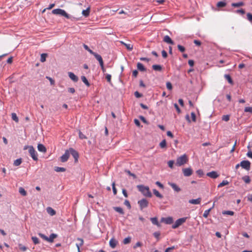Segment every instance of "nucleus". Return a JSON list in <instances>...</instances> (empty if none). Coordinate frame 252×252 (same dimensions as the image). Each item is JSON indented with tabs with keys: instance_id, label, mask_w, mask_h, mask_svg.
I'll return each mask as SVG.
<instances>
[{
	"instance_id": "nucleus-1",
	"label": "nucleus",
	"mask_w": 252,
	"mask_h": 252,
	"mask_svg": "<svg viewBox=\"0 0 252 252\" xmlns=\"http://www.w3.org/2000/svg\"><path fill=\"white\" fill-rule=\"evenodd\" d=\"M52 14H55V15H59L61 16L64 17L67 19L71 20L72 21H76V20H79L78 18H76L71 15H70L69 14H67L64 10L62 9H60V8L54 9L52 10Z\"/></svg>"
},
{
	"instance_id": "nucleus-2",
	"label": "nucleus",
	"mask_w": 252,
	"mask_h": 252,
	"mask_svg": "<svg viewBox=\"0 0 252 252\" xmlns=\"http://www.w3.org/2000/svg\"><path fill=\"white\" fill-rule=\"evenodd\" d=\"M137 188L138 190L140 191L142 194L148 197H151L152 196V193L150 191L149 188L148 186H145L142 185H139L137 186Z\"/></svg>"
},
{
	"instance_id": "nucleus-3",
	"label": "nucleus",
	"mask_w": 252,
	"mask_h": 252,
	"mask_svg": "<svg viewBox=\"0 0 252 252\" xmlns=\"http://www.w3.org/2000/svg\"><path fill=\"white\" fill-rule=\"evenodd\" d=\"M188 160V159L187 155L184 154L177 158L175 164L177 166H181L186 163Z\"/></svg>"
},
{
	"instance_id": "nucleus-4",
	"label": "nucleus",
	"mask_w": 252,
	"mask_h": 252,
	"mask_svg": "<svg viewBox=\"0 0 252 252\" xmlns=\"http://www.w3.org/2000/svg\"><path fill=\"white\" fill-rule=\"evenodd\" d=\"M28 148L31 157L34 161H37L38 160L37 154L33 146H30Z\"/></svg>"
},
{
	"instance_id": "nucleus-5",
	"label": "nucleus",
	"mask_w": 252,
	"mask_h": 252,
	"mask_svg": "<svg viewBox=\"0 0 252 252\" xmlns=\"http://www.w3.org/2000/svg\"><path fill=\"white\" fill-rule=\"evenodd\" d=\"M187 218V217H184L177 220L175 223L172 225V228L175 229L178 227L179 226L186 222Z\"/></svg>"
},
{
	"instance_id": "nucleus-6",
	"label": "nucleus",
	"mask_w": 252,
	"mask_h": 252,
	"mask_svg": "<svg viewBox=\"0 0 252 252\" xmlns=\"http://www.w3.org/2000/svg\"><path fill=\"white\" fill-rule=\"evenodd\" d=\"M138 204L139 205L140 210H142L148 206L149 202L148 200L145 198H143L138 201Z\"/></svg>"
},
{
	"instance_id": "nucleus-7",
	"label": "nucleus",
	"mask_w": 252,
	"mask_h": 252,
	"mask_svg": "<svg viewBox=\"0 0 252 252\" xmlns=\"http://www.w3.org/2000/svg\"><path fill=\"white\" fill-rule=\"evenodd\" d=\"M240 165L242 168L246 169V170H250L251 168V162L249 160H242L240 162Z\"/></svg>"
},
{
	"instance_id": "nucleus-8",
	"label": "nucleus",
	"mask_w": 252,
	"mask_h": 252,
	"mask_svg": "<svg viewBox=\"0 0 252 252\" xmlns=\"http://www.w3.org/2000/svg\"><path fill=\"white\" fill-rule=\"evenodd\" d=\"M69 155L71 154L74 158L75 162H77L78 160L79 154L78 153L72 148L68 149Z\"/></svg>"
},
{
	"instance_id": "nucleus-9",
	"label": "nucleus",
	"mask_w": 252,
	"mask_h": 252,
	"mask_svg": "<svg viewBox=\"0 0 252 252\" xmlns=\"http://www.w3.org/2000/svg\"><path fill=\"white\" fill-rule=\"evenodd\" d=\"M183 173L185 177L191 176L193 173V170L190 167L183 168L182 169Z\"/></svg>"
},
{
	"instance_id": "nucleus-10",
	"label": "nucleus",
	"mask_w": 252,
	"mask_h": 252,
	"mask_svg": "<svg viewBox=\"0 0 252 252\" xmlns=\"http://www.w3.org/2000/svg\"><path fill=\"white\" fill-rule=\"evenodd\" d=\"M69 157V153L68 150H67L65 151L64 154L62 156H61V160L62 162H64L68 160Z\"/></svg>"
},
{
	"instance_id": "nucleus-11",
	"label": "nucleus",
	"mask_w": 252,
	"mask_h": 252,
	"mask_svg": "<svg viewBox=\"0 0 252 252\" xmlns=\"http://www.w3.org/2000/svg\"><path fill=\"white\" fill-rule=\"evenodd\" d=\"M206 175L212 179H216L219 176V174L215 171L208 172Z\"/></svg>"
},
{
	"instance_id": "nucleus-12",
	"label": "nucleus",
	"mask_w": 252,
	"mask_h": 252,
	"mask_svg": "<svg viewBox=\"0 0 252 252\" xmlns=\"http://www.w3.org/2000/svg\"><path fill=\"white\" fill-rule=\"evenodd\" d=\"M161 221L165 222L166 224H170L172 223L173 220L172 217L162 218Z\"/></svg>"
},
{
	"instance_id": "nucleus-13",
	"label": "nucleus",
	"mask_w": 252,
	"mask_h": 252,
	"mask_svg": "<svg viewBox=\"0 0 252 252\" xmlns=\"http://www.w3.org/2000/svg\"><path fill=\"white\" fill-rule=\"evenodd\" d=\"M68 76L69 78L74 82H76L78 80V77L75 75L73 72H68Z\"/></svg>"
},
{
	"instance_id": "nucleus-14",
	"label": "nucleus",
	"mask_w": 252,
	"mask_h": 252,
	"mask_svg": "<svg viewBox=\"0 0 252 252\" xmlns=\"http://www.w3.org/2000/svg\"><path fill=\"white\" fill-rule=\"evenodd\" d=\"M163 41L168 44L173 45L174 44V41L168 35H165L164 36Z\"/></svg>"
},
{
	"instance_id": "nucleus-15",
	"label": "nucleus",
	"mask_w": 252,
	"mask_h": 252,
	"mask_svg": "<svg viewBox=\"0 0 252 252\" xmlns=\"http://www.w3.org/2000/svg\"><path fill=\"white\" fill-rule=\"evenodd\" d=\"M169 185L176 192L181 191V188H179L176 184L173 183H168Z\"/></svg>"
},
{
	"instance_id": "nucleus-16",
	"label": "nucleus",
	"mask_w": 252,
	"mask_h": 252,
	"mask_svg": "<svg viewBox=\"0 0 252 252\" xmlns=\"http://www.w3.org/2000/svg\"><path fill=\"white\" fill-rule=\"evenodd\" d=\"M118 241L114 238H112L109 241L110 246L113 249L116 247Z\"/></svg>"
},
{
	"instance_id": "nucleus-17",
	"label": "nucleus",
	"mask_w": 252,
	"mask_h": 252,
	"mask_svg": "<svg viewBox=\"0 0 252 252\" xmlns=\"http://www.w3.org/2000/svg\"><path fill=\"white\" fill-rule=\"evenodd\" d=\"M201 198H198L195 199H190L189 201V203L192 204H199L201 202Z\"/></svg>"
},
{
	"instance_id": "nucleus-18",
	"label": "nucleus",
	"mask_w": 252,
	"mask_h": 252,
	"mask_svg": "<svg viewBox=\"0 0 252 252\" xmlns=\"http://www.w3.org/2000/svg\"><path fill=\"white\" fill-rule=\"evenodd\" d=\"M37 149L39 152L45 153L46 152V147L42 144H38L37 145Z\"/></svg>"
},
{
	"instance_id": "nucleus-19",
	"label": "nucleus",
	"mask_w": 252,
	"mask_h": 252,
	"mask_svg": "<svg viewBox=\"0 0 252 252\" xmlns=\"http://www.w3.org/2000/svg\"><path fill=\"white\" fill-rule=\"evenodd\" d=\"M150 220L153 224L156 225L158 227L160 226V225L159 223L158 222L157 217L151 218Z\"/></svg>"
},
{
	"instance_id": "nucleus-20",
	"label": "nucleus",
	"mask_w": 252,
	"mask_h": 252,
	"mask_svg": "<svg viewBox=\"0 0 252 252\" xmlns=\"http://www.w3.org/2000/svg\"><path fill=\"white\" fill-rule=\"evenodd\" d=\"M57 237V235L55 233H52L49 237L47 238V241L50 243H52L54 241V239Z\"/></svg>"
},
{
	"instance_id": "nucleus-21",
	"label": "nucleus",
	"mask_w": 252,
	"mask_h": 252,
	"mask_svg": "<svg viewBox=\"0 0 252 252\" xmlns=\"http://www.w3.org/2000/svg\"><path fill=\"white\" fill-rule=\"evenodd\" d=\"M47 213L51 216H54L56 214V211L52 208L48 207L46 209Z\"/></svg>"
},
{
	"instance_id": "nucleus-22",
	"label": "nucleus",
	"mask_w": 252,
	"mask_h": 252,
	"mask_svg": "<svg viewBox=\"0 0 252 252\" xmlns=\"http://www.w3.org/2000/svg\"><path fill=\"white\" fill-rule=\"evenodd\" d=\"M137 67L138 69L141 71H144L146 70L145 67L144 66L143 64L141 63H137Z\"/></svg>"
},
{
	"instance_id": "nucleus-23",
	"label": "nucleus",
	"mask_w": 252,
	"mask_h": 252,
	"mask_svg": "<svg viewBox=\"0 0 252 252\" xmlns=\"http://www.w3.org/2000/svg\"><path fill=\"white\" fill-rule=\"evenodd\" d=\"M152 68L155 71H161L162 70V67L160 65L154 64L152 65Z\"/></svg>"
},
{
	"instance_id": "nucleus-24",
	"label": "nucleus",
	"mask_w": 252,
	"mask_h": 252,
	"mask_svg": "<svg viewBox=\"0 0 252 252\" xmlns=\"http://www.w3.org/2000/svg\"><path fill=\"white\" fill-rule=\"evenodd\" d=\"M77 240L80 241V243L76 244V245L78 249V252H80V247L82 246L83 245L84 241H83V239L80 238H77Z\"/></svg>"
},
{
	"instance_id": "nucleus-25",
	"label": "nucleus",
	"mask_w": 252,
	"mask_h": 252,
	"mask_svg": "<svg viewBox=\"0 0 252 252\" xmlns=\"http://www.w3.org/2000/svg\"><path fill=\"white\" fill-rule=\"evenodd\" d=\"M90 12V7H88L86 9L82 11V14L85 17H87L89 15Z\"/></svg>"
},
{
	"instance_id": "nucleus-26",
	"label": "nucleus",
	"mask_w": 252,
	"mask_h": 252,
	"mask_svg": "<svg viewBox=\"0 0 252 252\" xmlns=\"http://www.w3.org/2000/svg\"><path fill=\"white\" fill-rule=\"evenodd\" d=\"M153 193L159 198H162L163 196L161 194H160L158 190H157L156 189H153Z\"/></svg>"
},
{
	"instance_id": "nucleus-27",
	"label": "nucleus",
	"mask_w": 252,
	"mask_h": 252,
	"mask_svg": "<svg viewBox=\"0 0 252 252\" xmlns=\"http://www.w3.org/2000/svg\"><path fill=\"white\" fill-rule=\"evenodd\" d=\"M114 210L120 213V214L124 215V212L123 211V209L120 207H115L113 208Z\"/></svg>"
},
{
	"instance_id": "nucleus-28",
	"label": "nucleus",
	"mask_w": 252,
	"mask_h": 252,
	"mask_svg": "<svg viewBox=\"0 0 252 252\" xmlns=\"http://www.w3.org/2000/svg\"><path fill=\"white\" fill-rule=\"evenodd\" d=\"M121 43L124 44L126 49L129 51H131L133 49V45L130 43H125L124 42H121Z\"/></svg>"
},
{
	"instance_id": "nucleus-29",
	"label": "nucleus",
	"mask_w": 252,
	"mask_h": 252,
	"mask_svg": "<svg viewBox=\"0 0 252 252\" xmlns=\"http://www.w3.org/2000/svg\"><path fill=\"white\" fill-rule=\"evenodd\" d=\"M244 5V3L242 1H240L239 2L232 3L231 4V6L234 7H238L241 6H243Z\"/></svg>"
},
{
	"instance_id": "nucleus-30",
	"label": "nucleus",
	"mask_w": 252,
	"mask_h": 252,
	"mask_svg": "<svg viewBox=\"0 0 252 252\" xmlns=\"http://www.w3.org/2000/svg\"><path fill=\"white\" fill-rule=\"evenodd\" d=\"M81 78L82 81L85 84L86 86H87L88 87H89L90 86V83L89 82V81H88L87 79L85 76H82Z\"/></svg>"
},
{
	"instance_id": "nucleus-31",
	"label": "nucleus",
	"mask_w": 252,
	"mask_h": 252,
	"mask_svg": "<svg viewBox=\"0 0 252 252\" xmlns=\"http://www.w3.org/2000/svg\"><path fill=\"white\" fill-rule=\"evenodd\" d=\"M19 191L20 192V193L24 196H25L27 195V191L25 190V189L22 188V187H20L19 189Z\"/></svg>"
},
{
	"instance_id": "nucleus-32",
	"label": "nucleus",
	"mask_w": 252,
	"mask_h": 252,
	"mask_svg": "<svg viewBox=\"0 0 252 252\" xmlns=\"http://www.w3.org/2000/svg\"><path fill=\"white\" fill-rule=\"evenodd\" d=\"M224 78L227 80V81L229 82V83L231 84H233V80L229 74H225L224 75Z\"/></svg>"
},
{
	"instance_id": "nucleus-33",
	"label": "nucleus",
	"mask_w": 252,
	"mask_h": 252,
	"mask_svg": "<svg viewBox=\"0 0 252 252\" xmlns=\"http://www.w3.org/2000/svg\"><path fill=\"white\" fill-rule=\"evenodd\" d=\"M242 180L247 184H249L251 182L250 177L248 175L244 176L242 177Z\"/></svg>"
},
{
	"instance_id": "nucleus-34",
	"label": "nucleus",
	"mask_w": 252,
	"mask_h": 252,
	"mask_svg": "<svg viewBox=\"0 0 252 252\" xmlns=\"http://www.w3.org/2000/svg\"><path fill=\"white\" fill-rule=\"evenodd\" d=\"M54 170L55 171H56L57 172H64L65 171V168H64V167L56 166V167H55Z\"/></svg>"
},
{
	"instance_id": "nucleus-35",
	"label": "nucleus",
	"mask_w": 252,
	"mask_h": 252,
	"mask_svg": "<svg viewBox=\"0 0 252 252\" xmlns=\"http://www.w3.org/2000/svg\"><path fill=\"white\" fill-rule=\"evenodd\" d=\"M226 3L225 1H220L217 3V6L218 7H223L225 6Z\"/></svg>"
},
{
	"instance_id": "nucleus-36",
	"label": "nucleus",
	"mask_w": 252,
	"mask_h": 252,
	"mask_svg": "<svg viewBox=\"0 0 252 252\" xmlns=\"http://www.w3.org/2000/svg\"><path fill=\"white\" fill-rule=\"evenodd\" d=\"M229 184V182L227 180H223L221 183H220L218 186V188H220L223 186L227 185Z\"/></svg>"
},
{
	"instance_id": "nucleus-37",
	"label": "nucleus",
	"mask_w": 252,
	"mask_h": 252,
	"mask_svg": "<svg viewBox=\"0 0 252 252\" xmlns=\"http://www.w3.org/2000/svg\"><path fill=\"white\" fill-rule=\"evenodd\" d=\"M21 163H22V159L21 158H20L17 159L15 160H14L13 164L14 166H19V165H20L21 164Z\"/></svg>"
},
{
	"instance_id": "nucleus-38",
	"label": "nucleus",
	"mask_w": 252,
	"mask_h": 252,
	"mask_svg": "<svg viewBox=\"0 0 252 252\" xmlns=\"http://www.w3.org/2000/svg\"><path fill=\"white\" fill-rule=\"evenodd\" d=\"M32 239L34 244L37 245L39 243V240L37 237L35 236H32Z\"/></svg>"
},
{
	"instance_id": "nucleus-39",
	"label": "nucleus",
	"mask_w": 252,
	"mask_h": 252,
	"mask_svg": "<svg viewBox=\"0 0 252 252\" xmlns=\"http://www.w3.org/2000/svg\"><path fill=\"white\" fill-rule=\"evenodd\" d=\"M47 56V54L46 53H43L41 55L40 61L42 63L46 61V58Z\"/></svg>"
},
{
	"instance_id": "nucleus-40",
	"label": "nucleus",
	"mask_w": 252,
	"mask_h": 252,
	"mask_svg": "<svg viewBox=\"0 0 252 252\" xmlns=\"http://www.w3.org/2000/svg\"><path fill=\"white\" fill-rule=\"evenodd\" d=\"M11 118H12V119L13 121H14L15 122H16L17 123L18 122L19 119H18V117L17 116V115L16 113H12Z\"/></svg>"
},
{
	"instance_id": "nucleus-41",
	"label": "nucleus",
	"mask_w": 252,
	"mask_h": 252,
	"mask_svg": "<svg viewBox=\"0 0 252 252\" xmlns=\"http://www.w3.org/2000/svg\"><path fill=\"white\" fill-rule=\"evenodd\" d=\"M223 215H228L230 216H233L234 214V212L232 211H223L222 212Z\"/></svg>"
},
{
	"instance_id": "nucleus-42",
	"label": "nucleus",
	"mask_w": 252,
	"mask_h": 252,
	"mask_svg": "<svg viewBox=\"0 0 252 252\" xmlns=\"http://www.w3.org/2000/svg\"><path fill=\"white\" fill-rule=\"evenodd\" d=\"M159 146L161 148H164L166 147V142L165 139H163L159 143Z\"/></svg>"
},
{
	"instance_id": "nucleus-43",
	"label": "nucleus",
	"mask_w": 252,
	"mask_h": 252,
	"mask_svg": "<svg viewBox=\"0 0 252 252\" xmlns=\"http://www.w3.org/2000/svg\"><path fill=\"white\" fill-rule=\"evenodd\" d=\"M211 209L212 208H210L208 210H205L203 215V217H204L205 218H207Z\"/></svg>"
},
{
	"instance_id": "nucleus-44",
	"label": "nucleus",
	"mask_w": 252,
	"mask_h": 252,
	"mask_svg": "<svg viewBox=\"0 0 252 252\" xmlns=\"http://www.w3.org/2000/svg\"><path fill=\"white\" fill-rule=\"evenodd\" d=\"M247 19L251 23H252V14L251 13H247Z\"/></svg>"
},
{
	"instance_id": "nucleus-45",
	"label": "nucleus",
	"mask_w": 252,
	"mask_h": 252,
	"mask_svg": "<svg viewBox=\"0 0 252 252\" xmlns=\"http://www.w3.org/2000/svg\"><path fill=\"white\" fill-rule=\"evenodd\" d=\"M230 119V116L229 115H223L222 117V120L225 122H228Z\"/></svg>"
},
{
	"instance_id": "nucleus-46",
	"label": "nucleus",
	"mask_w": 252,
	"mask_h": 252,
	"mask_svg": "<svg viewBox=\"0 0 252 252\" xmlns=\"http://www.w3.org/2000/svg\"><path fill=\"white\" fill-rule=\"evenodd\" d=\"M94 57L98 61L99 63L103 61L101 56L98 54L95 55Z\"/></svg>"
},
{
	"instance_id": "nucleus-47",
	"label": "nucleus",
	"mask_w": 252,
	"mask_h": 252,
	"mask_svg": "<svg viewBox=\"0 0 252 252\" xmlns=\"http://www.w3.org/2000/svg\"><path fill=\"white\" fill-rule=\"evenodd\" d=\"M131 238L130 237H126L123 240V243L124 244H127L130 242Z\"/></svg>"
},
{
	"instance_id": "nucleus-48",
	"label": "nucleus",
	"mask_w": 252,
	"mask_h": 252,
	"mask_svg": "<svg viewBox=\"0 0 252 252\" xmlns=\"http://www.w3.org/2000/svg\"><path fill=\"white\" fill-rule=\"evenodd\" d=\"M196 172L200 177H201L204 175L203 171L202 169H198Z\"/></svg>"
},
{
	"instance_id": "nucleus-49",
	"label": "nucleus",
	"mask_w": 252,
	"mask_h": 252,
	"mask_svg": "<svg viewBox=\"0 0 252 252\" xmlns=\"http://www.w3.org/2000/svg\"><path fill=\"white\" fill-rule=\"evenodd\" d=\"M19 247L20 250L22 252H25L27 250V248L26 246L22 245V244H19Z\"/></svg>"
},
{
	"instance_id": "nucleus-50",
	"label": "nucleus",
	"mask_w": 252,
	"mask_h": 252,
	"mask_svg": "<svg viewBox=\"0 0 252 252\" xmlns=\"http://www.w3.org/2000/svg\"><path fill=\"white\" fill-rule=\"evenodd\" d=\"M79 137L81 139H87V137L81 131H79Z\"/></svg>"
},
{
	"instance_id": "nucleus-51",
	"label": "nucleus",
	"mask_w": 252,
	"mask_h": 252,
	"mask_svg": "<svg viewBox=\"0 0 252 252\" xmlns=\"http://www.w3.org/2000/svg\"><path fill=\"white\" fill-rule=\"evenodd\" d=\"M235 13L243 15L245 13V11L243 9H238L235 11Z\"/></svg>"
},
{
	"instance_id": "nucleus-52",
	"label": "nucleus",
	"mask_w": 252,
	"mask_h": 252,
	"mask_svg": "<svg viewBox=\"0 0 252 252\" xmlns=\"http://www.w3.org/2000/svg\"><path fill=\"white\" fill-rule=\"evenodd\" d=\"M245 112H250L252 114V107H246L244 109Z\"/></svg>"
},
{
	"instance_id": "nucleus-53",
	"label": "nucleus",
	"mask_w": 252,
	"mask_h": 252,
	"mask_svg": "<svg viewBox=\"0 0 252 252\" xmlns=\"http://www.w3.org/2000/svg\"><path fill=\"white\" fill-rule=\"evenodd\" d=\"M177 47H178V50H179L181 52H185V48L184 46H182V45H178Z\"/></svg>"
},
{
	"instance_id": "nucleus-54",
	"label": "nucleus",
	"mask_w": 252,
	"mask_h": 252,
	"mask_svg": "<svg viewBox=\"0 0 252 252\" xmlns=\"http://www.w3.org/2000/svg\"><path fill=\"white\" fill-rule=\"evenodd\" d=\"M166 88L169 90H171L172 89V84L170 82H167L166 84Z\"/></svg>"
},
{
	"instance_id": "nucleus-55",
	"label": "nucleus",
	"mask_w": 252,
	"mask_h": 252,
	"mask_svg": "<svg viewBox=\"0 0 252 252\" xmlns=\"http://www.w3.org/2000/svg\"><path fill=\"white\" fill-rule=\"evenodd\" d=\"M106 79L110 84H111V75L110 74H107L106 75Z\"/></svg>"
},
{
	"instance_id": "nucleus-56",
	"label": "nucleus",
	"mask_w": 252,
	"mask_h": 252,
	"mask_svg": "<svg viewBox=\"0 0 252 252\" xmlns=\"http://www.w3.org/2000/svg\"><path fill=\"white\" fill-rule=\"evenodd\" d=\"M38 235L43 239L46 240L47 241V238L48 237L45 235L44 234H42L41 233H39Z\"/></svg>"
},
{
	"instance_id": "nucleus-57",
	"label": "nucleus",
	"mask_w": 252,
	"mask_h": 252,
	"mask_svg": "<svg viewBox=\"0 0 252 252\" xmlns=\"http://www.w3.org/2000/svg\"><path fill=\"white\" fill-rule=\"evenodd\" d=\"M174 163V161L171 160L168 161V165L170 168H173Z\"/></svg>"
},
{
	"instance_id": "nucleus-58",
	"label": "nucleus",
	"mask_w": 252,
	"mask_h": 252,
	"mask_svg": "<svg viewBox=\"0 0 252 252\" xmlns=\"http://www.w3.org/2000/svg\"><path fill=\"white\" fill-rule=\"evenodd\" d=\"M115 182H113L112 184V189H113V193L114 195H116L117 194V189L115 188Z\"/></svg>"
},
{
	"instance_id": "nucleus-59",
	"label": "nucleus",
	"mask_w": 252,
	"mask_h": 252,
	"mask_svg": "<svg viewBox=\"0 0 252 252\" xmlns=\"http://www.w3.org/2000/svg\"><path fill=\"white\" fill-rule=\"evenodd\" d=\"M124 204L129 209L131 208V205L128 200H126L124 202Z\"/></svg>"
},
{
	"instance_id": "nucleus-60",
	"label": "nucleus",
	"mask_w": 252,
	"mask_h": 252,
	"mask_svg": "<svg viewBox=\"0 0 252 252\" xmlns=\"http://www.w3.org/2000/svg\"><path fill=\"white\" fill-rule=\"evenodd\" d=\"M160 234V233L159 232H155L153 233L154 237H156L158 240L159 239Z\"/></svg>"
},
{
	"instance_id": "nucleus-61",
	"label": "nucleus",
	"mask_w": 252,
	"mask_h": 252,
	"mask_svg": "<svg viewBox=\"0 0 252 252\" xmlns=\"http://www.w3.org/2000/svg\"><path fill=\"white\" fill-rule=\"evenodd\" d=\"M134 95L137 98H140L142 96V94L137 91L134 92Z\"/></svg>"
},
{
	"instance_id": "nucleus-62",
	"label": "nucleus",
	"mask_w": 252,
	"mask_h": 252,
	"mask_svg": "<svg viewBox=\"0 0 252 252\" xmlns=\"http://www.w3.org/2000/svg\"><path fill=\"white\" fill-rule=\"evenodd\" d=\"M191 117L193 122H196V115L194 112L191 113Z\"/></svg>"
},
{
	"instance_id": "nucleus-63",
	"label": "nucleus",
	"mask_w": 252,
	"mask_h": 252,
	"mask_svg": "<svg viewBox=\"0 0 252 252\" xmlns=\"http://www.w3.org/2000/svg\"><path fill=\"white\" fill-rule=\"evenodd\" d=\"M175 249V246L167 248L164 252H171V251Z\"/></svg>"
},
{
	"instance_id": "nucleus-64",
	"label": "nucleus",
	"mask_w": 252,
	"mask_h": 252,
	"mask_svg": "<svg viewBox=\"0 0 252 252\" xmlns=\"http://www.w3.org/2000/svg\"><path fill=\"white\" fill-rule=\"evenodd\" d=\"M247 156L250 158L252 159V151L251 150L248 151V153L246 154Z\"/></svg>"
}]
</instances>
